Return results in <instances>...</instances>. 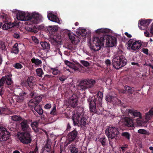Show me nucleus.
<instances>
[{"label": "nucleus", "instance_id": "nucleus-39", "mask_svg": "<svg viewBox=\"0 0 153 153\" xmlns=\"http://www.w3.org/2000/svg\"><path fill=\"white\" fill-rule=\"evenodd\" d=\"M51 70L53 71L52 73L53 74L55 75H56L60 74V71L58 69H57L56 68H51Z\"/></svg>", "mask_w": 153, "mask_h": 153}, {"label": "nucleus", "instance_id": "nucleus-51", "mask_svg": "<svg viewBox=\"0 0 153 153\" xmlns=\"http://www.w3.org/2000/svg\"><path fill=\"white\" fill-rule=\"evenodd\" d=\"M32 39L36 44H38L39 43V41L38 39L36 37L34 36H32Z\"/></svg>", "mask_w": 153, "mask_h": 153}, {"label": "nucleus", "instance_id": "nucleus-23", "mask_svg": "<svg viewBox=\"0 0 153 153\" xmlns=\"http://www.w3.org/2000/svg\"><path fill=\"white\" fill-rule=\"evenodd\" d=\"M141 44L139 41H135L134 43L131 46V48L134 51H136L139 49L141 47Z\"/></svg>", "mask_w": 153, "mask_h": 153}, {"label": "nucleus", "instance_id": "nucleus-14", "mask_svg": "<svg viewBox=\"0 0 153 153\" xmlns=\"http://www.w3.org/2000/svg\"><path fill=\"white\" fill-rule=\"evenodd\" d=\"M12 76L10 75H6L4 76L5 78V86L6 87L9 88L11 90H13L14 85V82L12 78Z\"/></svg>", "mask_w": 153, "mask_h": 153}, {"label": "nucleus", "instance_id": "nucleus-21", "mask_svg": "<svg viewBox=\"0 0 153 153\" xmlns=\"http://www.w3.org/2000/svg\"><path fill=\"white\" fill-rule=\"evenodd\" d=\"M124 123L126 126L128 127L133 128L134 126L132 119L128 117H126L125 118Z\"/></svg>", "mask_w": 153, "mask_h": 153}, {"label": "nucleus", "instance_id": "nucleus-24", "mask_svg": "<svg viewBox=\"0 0 153 153\" xmlns=\"http://www.w3.org/2000/svg\"><path fill=\"white\" fill-rule=\"evenodd\" d=\"M18 44L17 43H15L11 48L10 52L12 53L15 54H18L19 52Z\"/></svg>", "mask_w": 153, "mask_h": 153}, {"label": "nucleus", "instance_id": "nucleus-25", "mask_svg": "<svg viewBox=\"0 0 153 153\" xmlns=\"http://www.w3.org/2000/svg\"><path fill=\"white\" fill-rule=\"evenodd\" d=\"M40 44L43 49L49 50L50 49V45L49 42H41Z\"/></svg>", "mask_w": 153, "mask_h": 153}, {"label": "nucleus", "instance_id": "nucleus-19", "mask_svg": "<svg viewBox=\"0 0 153 153\" xmlns=\"http://www.w3.org/2000/svg\"><path fill=\"white\" fill-rule=\"evenodd\" d=\"M29 16H26L25 13L21 12L19 13L16 15L17 19L19 20L22 21L27 20L29 21Z\"/></svg>", "mask_w": 153, "mask_h": 153}, {"label": "nucleus", "instance_id": "nucleus-36", "mask_svg": "<svg viewBox=\"0 0 153 153\" xmlns=\"http://www.w3.org/2000/svg\"><path fill=\"white\" fill-rule=\"evenodd\" d=\"M153 115V107L151 108L149 111L146 114V118L149 119Z\"/></svg>", "mask_w": 153, "mask_h": 153}, {"label": "nucleus", "instance_id": "nucleus-44", "mask_svg": "<svg viewBox=\"0 0 153 153\" xmlns=\"http://www.w3.org/2000/svg\"><path fill=\"white\" fill-rule=\"evenodd\" d=\"M50 114L51 115H55L56 114V106L54 105L53 109L50 112Z\"/></svg>", "mask_w": 153, "mask_h": 153}, {"label": "nucleus", "instance_id": "nucleus-34", "mask_svg": "<svg viewBox=\"0 0 153 153\" xmlns=\"http://www.w3.org/2000/svg\"><path fill=\"white\" fill-rule=\"evenodd\" d=\"M108 30L107 29H99L95 30V32L97 33H107Z\"/></svg>", "mask_w": 153, "mask_h": 153}, {"label": "nucleus", "instance_id": "nucleus-49", "mask_svg": "<svg viewBox=\"0 0 153 153\" xmlns=\"http://www.w3.org/2000/svg\"><path fill=\"white\" fill-rule=\"evenodd\" d=\"M28 85L30 88L32 89L34 87V86H35L36 85V82H33L30 83H27Z\"/></svg>", "mask_w": 153, "mask_h": 153}, {"label": "nucleus", "instance_id": "nucleus-5", "mask_svg": "<svg viewBox=\"0 0 153 153\" xmlns=\"http://www.w3.org/2000/svg\"><path fill=\"white\" fill-rule=\"evenodd\" d=\"M17 136L20 142L25 144H28L31 142L32 139L29 131L19 132L17 133Z\"/></svg>", "mask_w": 153, "mask_h": 153}, {"label": "nucleus", "instance_id": "nucleus-38", "mask_svg": "<svg viewBox=\"0 0 153 153\" xmlns=\"http://www.w3.org/2000/svg\"><path fill=\"white\" fill-rule=\"evenodd\" d=\"M30 125L33 129L36 131L35 129H37V127L38 125V122L36 121L33 122L31 123Z\"/></svg>", "mask_w": 153, "mask_h": 153}, {"label": "nucleus", "instance_id": "nucleus-18", "mask_svg": "<svg viewBox=\"0 0 153 153\" xmlns=\"http://www.w3.org/2000/svg\"><path fill=\"white\" fill-rule=\"evenodd\" d=\"M128 114L131 115L132 117H139L141 118V117L140 113L137 110L129 109L128 110Z\"/></svg>", "mask_w": 153, "mask_h": 153}, {"label": "nucleus", "instance_id": "nucleus-32", "mask_svg": "<svg viewBox=\"0 0 153 153\" xmlns=\"http://www.w3.org/2000/svg\"><path fill=\"white\" fill-rule=\"evenodd\" d=\"M122 136L126 139L129 140L130 139L131 135L130 133L128 132H123L121 134Z\"/></svg>", "mask_w": 153, "mask_h": 153}, {"label": "nucleus", "instance_id": "nucleus-4", "mask_svg": "<svg viewBox=\"0 0 153 153\" xmlns=\"http://www.w3.org/2000/svg\"><path fill=\"white\" fill-rule=\"evenodd\" d=\"M86 116L84 115L82 113L78 112L74 114L72 116V120L74 126H79V124L82 127L85 126L87 124V121L86 118Z\"/></svg>", "mask_w": 153, "mask_h": 153}, {"label": "nucleus", "instance_id": "nucleus-63", "mask_svg": "<svg viewBox=\"0 0 153 153\" xmlns=\"http://www.w3.org/2000/svg\"><path fill=\"white\" fill-rule=\"evenodd\" d=\"M125 34L128 38H130L132 37V36L131 34H129L128 32H125Z\"/></svg>", "mask_w": 153, "mask_h": 153}, {"label": "nucleus", "instance_id": "nucleus-8", "mask_svg": "<svg viewBox=\"0 0 153 153\" xmlns=\"http://www.w3.org/2000/svg\"><path fill=\"white\" fill-rule=\"evenodd\" d=\"M42 18V16L39 14H32L31 16H29V21H28V23H29L30 24H38L39 22H41Z\"/></svg>", "mask_w": 153, "mask_h": 153}, {"label": "nucleus", "instance_id": "nucleus-29", "mask_svg": "<svg viewBox=\"0 0 153 153\" xmlns=\"http://www.w3.org/2000/svg\"><path fill=\"white\" fill-rule=\"evenodd\" d=\"M124 88L126 91H127L128 93L132 94L133 92L134 91V88L133 87H130L126 85Z\"/></svg>", "mask_w": 153, "mask_h": 153}, {"label": "nucleus", "instance_id": "nucleus-47", "mask_svg": "<svg viewBox=\"0 0 153 153\" xmlns=\"http://www.w3.org/2000/svg\"><path fill=\"white\" fill-rule=\"evenodd\" d=\"M34 101L36 102L38 104L42 100V98L41 97H36L35 98L33 99Z\"/></svg>", "mask_w": 153, "mask_h": 153}, {"label": "nucleus", "instance_id": "nucleus-62", "mask_svg": "<svg viewBox=\"0 0 153 153\" xmlns=\"http://www.w3.org/2000/svg\"><path fill=\"white\" fill-rule=\"evenodd\" d=\"M131 65H136L137 67H140V65L137 63H136L134 62H132L131 63Z\"/></svg>", "mask_w": 153, "mask_h": 153}, {"label": "nucleus", "instance_id": "nucleus-2", "mask_svg": "<svg viewBox=\"0 0 153 153\" xmlns=\"http://www.w3.org/2000/svg\"><path fill=\"white\" fill-rule=\"evenodd\" d=\"M103 97L102 93L99 91L97 95L89 98L88 102H89V107L91 112L98 114H102V111L98 107L99 106L101 107Z\"/></svg>", "mask_w": 153, "mask_h": 153}, {"label": "nucleus", "instance_id": "nucleus-40", "mask_svg": "<svg viewBox=\"0 0 153 153\" xmlns=\"http://www.w3.org/2000/svg\"><path fill=\"white\" fill-rule=\"evenodd\" d=\"M70 149L71 153H78V149L75 147H70Z\"/></svg>", "mask_w": 153, "mask_h": 153}, {"label": "nucleus", "instance_id": "nucleus-22", "mask_svg": "<svg viewBox=\"0 0 153 153\" xmlns=\"http://www.w3.org/2000/svg\"><path fill=\"white\" fill-rule=\"evenodd\" d=\"M27 94L25 92H22L19 94V95L16 98V101L18 102H22L25 98V95Z\"/></svg>", "mask_w": 153, "mask_h": 153}, {"label": "nucleus", "instance_id": "nucleus-45", "mask_svg": "<svg viewBox=\"0 0 153 153\" xmlns=\"http://www.w3.org/2000/svg\"><path fill=\"white\" fill-rule=\"evenodd\" d=\"M138 133L140 134H148V132L145 130L143 129H140L138 130Z\"/></svg>", "mask_w": 153, "mask_h": 153}, {"label": "nucleus", "instance_id": "nucleus-58", "mask_svg": "<svg viewBox=\"0 0 153 153\" xmlns=\"http://www.w3.org/2000/svg\"><path fill=\"white\" fill-rule=\"evenodd\" d=\"M51 104L49 103L46 104L44 106L45 108L47 109H49L51 108Z\"/></svg>", "mask_w": 153, "mask_h": 153}, {"label": "nucleus", "instance_id": "nucleus-3", "mask_svg": "<svg viewBox=\"0 0 153 153\" xmlns=\"http://www.w3.org/2000/svg\"><path fill=\"white\" fill-rule=\"evenodd\" d=\"M127 60L123 55H118L114 56L112 60L113 67L116 69L124 66L126 64Z\"/></svg>", "mask_w": 153, "mask_h": 153}, {"label": "nucleus", "instance_id": "nucleus-33", "mask_svg": "<svg viewBox=\"0 0 153 153\" xmlns=\"http://www.w3.org/2000/svg\"><path fill=\"white\" fill-rule=\"evenodd\" d=\"M34 101V100H33L32 99L30 101L28 104L29 106L31 107H33V109L35 106L38 105V104L36 102Z\"/></svg>", "mask_w": 153, "mask_h": 153}, {"label": "nucleus", "instance_id": "nucleus-10", "mask_svg": "<svg viewBox=\"0 0 153 153\" xmlns=\"http://www.w3.org/2000/svg\"><path fill=\"white\" fill-rule=\"evenodd\" d=\"M0 16L4 22H5V23L2 26L3 29L7 30L13 26V25L11 24V22H7L8 18L6 14L2 13L1 14Z\"/></svg>", "mask_w": 153, "mask_h": 153}, {"label": "nucleus", "instance_id": "nucleus-53", "mask_svg": "<svg viewBox=\"0 0 153 153\" xmlns=\"http://www.w3.org/2000/svg\"><path fill=\"white\" fill-rule=\"evenodd\" d=\"M105 63L107 66H110L111 64V62L109 59H107L105 61Z\"/></svg>", "mask_w": 153, "mask_h": 153}, {"label": "nucleus", "instance_id": "nucleus-43", "mask_svg": "<svg viewBox=\"0 0 153 153\" xmlns=\"http://www.w3.org/2000/svg\"><path fill=\"white\" fill-rule=\"evenodd\" d=\"M114 98V97H113L110 95H108L106 96V100L108 102H113Z\"/></svg>", "mask_w": 153, "mask_h": 153}, {"label": "nucleus", "instance_id": "nucleus-15", "mask_svg": "<svg viewBox=\"0 0 153 153\" xmlns=\"http://www.w3.org/2000/svg\"><path fill=\"white\" fill-rule=\"evenodd\" d=\"M64 62L65 65L71 68L74 71H80V69L82 66L79 63H78L75 65L68 60H65Z\"/></svg>", "mask_w": 153, "mask_h": 153}, {"label": "nucleus", "instance_id": "nucleus-28", "mask_svg": "<svg viewBox=\"0 0 153 153\" xmlns=\"http://www.w3.org/2000/svg\"><path fill=\"white\" fill-rule=\"evenodd\" d=\"M34 109L37 112L39 115H41L43 113V110L41 106L38 105L34 107Z\"/></svg>", "mask_w": 153, "mask_h": 153}, {"label": "nucleus", "instance_id": "nucleus-60", "mask_svg": "<svg viewBox=\"0 0 153 153\" xmlns=\"http://www.w3.org/2000/svg\"><path fill=\"white\" fill-rule=\"evenodd\" d=\"M59 79L61 81L63 82L66 79V78L65 76H62L60 77Z\"/></svg>", "mask_w": 153, "mask_h": 153}, {"label": "nucleus", "instance_id": "nucleus-52", "mask_svg": "<svg viewBox=\"0 0 153 153\" xmlns=\"http://www.w3.org/2000/svg\"><path fill=\"white\" fill-rule=\"evenodd\" d=\"M42 150L43 151V153H50L51 149H44V148H42Z\"/></svg>", "mask_w": 153, "mask_h": 153}, {"label": "nucleus", "instance_id": "nucleus-54", "mask_svg": "<svg viewBox=\"0 0 153 153\" xmlns=\"http://www.w3.org/2000/svg\"><path fill=\"white\" fill-rule=\"evenodd\" d=\"M142 51L147 55H148L149 54V50L147 48H143Z\"/></svg>", "mask_w": 153, "mask_h": 153}, {"label": "nucleus", "instance_id": "nucleus-41", "mask_svg": "<svg viewBox=\"0 0 153 153\" xmlns=\"http://www.w3.org/2000/svg\"><path fill=\"white\" fill-rule=\"evenodd\" d=\"M13 67L16 69H21L22 68L23 66L21 64L17 63L13 65Z\"/></svg>", "mask_w": 153, "mask_h": 153}, {"label": "nucleus", "instance_id": "nucleus-56", "mask_svg": "<svg viewBox=\"0 0 153 153\" xmlns=\"http://www.w3.org/2000/svg\"><path fill=\"white\" fill-rule=\"evenodd\" d=\"M13 36L16 39H18L20 38V35L17 33H14L13 35Z\"/></svg>", "mask_w": 153, "mask_h": 153}, {"label": "nucleus", "instance_id": "nucleus-57", "mask_svg": "<svg viewBox=\"0 0 153 153\" xmlns=\"http://www.w3.org/2000/svg\"><path fill=\"white\" fill-rule=\"evenodd\" d=\"M128 147V145L127 144H125L123 146L121 147L122 152H124L125 151V149L127 148Z\"/></svg>", "mask_w": 153, "mask_h": 153}, {"label": "nucleus", "instance_id": "nucleus-26", "mask_svg": "<svg viewBox=\"0 0 153 153\" xmlns=\"http://www.w3.org/2000/svg\"><path fill=\"white\" fill-rule=\"evenodd\" d=\"M11 119L13 121L15 122H18L21 121L23 119L20 116L17 115H13L11 117Z\"/></svg>", "mask_w": 153, "mask_h": 153}, {"label": "nucleus", "instance_id": "nucleus-30", "mask_svg": "<svg viewBox=\"0 0 153 153\" xmlns=\"http://www.w3.org/2000/svg\"><path fill=\"white\" fill-rule=\"evenodd\" d=\"M31 61L33 63H34L36 65H40L42 63V62L41 60L36 59L34 58L31 59Z\"/></svg>", "mask_w": 153, "mask_h": 153}, {"label": "nucleus", "instance_id": "nucleus-12", "mask_svg": "<svg viewBox=\"0 0 153 153\" xmlns=\"http://www.w3.org/2000/svg\"><path fill=\"white\" fill-rule=\"evenodd\" d=\"M10 133L3 127H0V139L2 141H6L9 139Z\"/></svg>", "mask_w": 153, "mask_h": 153}, {"label": "nucleus", "instance_id": "nucleus-50", "mask_svg": "<svg viewBox=\"0 0 153 153\" xmlns=\"http://www.w3.org/2000/svg\"><path fill=\"white\" fill-rule=\"evenodd\" d=\"M34 78L32 76L29 77L27 79V82L28 83H30L33 82H35Z\"/></svg>", "mask_w": 153, "mask_h": 153}, {"label": "nucleus", "instance_id": "nucleus-17", "mask_svg": "<svg viewBox=\"0 0 153 153\" xmlns=\"http://www.w3.org/2000/svg\"><path fill=\"white\" fill-rule=\"evenodd\" d=\"M78 131L75 129L68 134V138L70 141H73L78 137Z\"/></svg>", "mask_w": 153, "mask_h": 153}, {"label": "nucleus", "instance_id": "nucleus-1", "mask_svg": "<svg viewBox=\"0 0 153 153\" xmlns=\"http://www.w3.org/2000/svg\"><path fill=\"white\" fill-rule=\"evenodd\" d=\"M105 38L107 47H110L115 46L117 42L116 38L114 36L105 35L100 38L98 37H94L92 43L90 45V48L91 50L94 51H98L100 50L104 45Z\"/></svg>", "mask_w": 153, "mask_h": 153}, {"label": "nucleus", "instance_id": "nucleus-6", "mask_svg": "<svg viewBox=\"0 0 153 153\" xmlns=\"http://www.w3.org/2000/svg\"><path fill=\"white\" fill-rule=\"evenodd\" d=\"M96 82V80L93 79H87L81 81L79 83V87L85 90L87 88L93 87Z\"/></svg>", "mask_w": 153, "mask_h": 153}, {"label": "nucleus", "instance_id": "nucleus-35", "mask_svg": "<svg viewBox=\"0 0 153 153\" xmlns=\"http://www.w3.org/2000/svg\"><path fill=\"white\" fill-rule=\"evenodd\" d=\"M36 72L38 76L40 77H42V75L43 74V72L41 68H37L36 70Z\"/></svg>", "mask_w": 153, "mask_h": 153}, {"label": "nucleus", "instance_id": "nucleus-31", "mask_svg": "<svg viewBox=\"0 0 153 153\" xmlns=\"http://www.w3.org/2000/svg\"><path fill=\"white\" fill-rule=\"evenodd\" d=\"M107 139L105 137H101L99 139V141L102 144V146L105 147L106 146Z\"/></svg>", "mask_w": 153, "mask_h": 153}, {"label": "nucleus", "instance_id": "nucleus-48", "mask_svg": "<svg viewBox=\"0 0 153 153\" xmlns=\"http://www.w3.org/2000/svg\"><path fill=\"white\" fill-rule=\"evenodd\" d=\"M81 63L85 67H87L90 65L89 63L87 61L84 60H81Z\"/></svg>", "mask_w": 153, "mask_h": 153}, {"label": "nucleus", "instance_id": "nucleus-27", "mask_svg": "<svg viewBox=\"0 0 153 153\" xmlns=\"http://www.w3.org/2000/svg\"><path fill=\"white\" fill-rule=\"evenodd\" d=\"M48 30L50 33L53 34L58 30V28L57 27L55 26H50Z\"/></svg>", "mask_w": 153, "mask_h": 153}, {"label": "nucleus", "instance_id": "nucleus-9", "mask_svg": "<svg viewBox=\"0 0 153 153\" xmlns=\"http://www.w3.org/2000/svg\"><path fill=\"white\" fill-rule=\"evenodd\" d=\"M32 121L23 119L20 123V128L23 132H28L30 130L29 124Z\"/></svg>", "mask_w": 153, "mask_h": 153}, {"label": "nucleus", "instance_id": "nucleus-61", "mask_svg": "<svg viewBox=\"0 0 153 153\" xmlns=\"http://www.w3.org/2000/svg\"><path fill=\"white\" fill-rule=\"evenodd\" d=\"M1 48L3 50H6V46L4 44L1 45Z\"/></svg>", "mask_w": 153, "mask_h": 153}, {"label": "nucleus", "instance_id": "nucleus-46", "mask_svg": "<svg viewBox=\"0 0 153 153\" xmlns=\"http://www.w3.org/2000/svg\"><path fill=\"white\" fill-rule=\"evenodd\" d=\"M135 40L133 39H130L127 42V44L128 45V47H131V46L134 43Z\"/></svg>", "mask_w": 153, "mask_h": 153}, {"label": "nucleus", "instance_id": "nucleus-55", "mask_svg": "<svg viewBox=\"0 0 153 153\" xmlns=\"http://www.w3.org/2000/svg\"><path fill=\"white\" fill-rule=\"evenodd\" d=\"M5 92V90L4 88L3 87H1L0 89V95L2 96L4 94Z\"/></svg>", "mask_w": 153, "mask_h": 153}, {"label": "nucleus", "instance_id": "nucleus-37", "mask_svg": "<svg viewBox=\"0 0 153 153\" xmlns=\"http://www.w3.org/2000/svg\"><path fill=\"white\" fill-rule=\"evenodd\" d=\"M87 32L85 29H82L80 30L79 32V34L82 36L85 37L86 36Z\"/></svg>", "mask_w": 153, "mask_h": 153}, {"label": "nucleus", "instance_id": "nucleus-16", "mask_svg": "<svg viewBox=\"0 0 153 153\" xmlns=\"http://www.w3.org/2000/svg\"><path fill=\"white\" fill-rule=\"evenodd\" d=\"M68 36L72 44L76 45L80 42V39L78 36L70 33H68Z\"/></svg>", "mask_w": 153, "mask_h": 153}, {"label": "nucleus", "instance_id": "nucleus-20", "mask_svg": "<svg viewBox=\"0 0 153 153\" xmlns=\"http://www.w3.org/2000/svg\"><path fill=\"white\" fill-rule=\"evenodd\" d=\"M47 16L48 19L51 21L57 23H59V21L57 16L51 13H48Z\"/></svg>", "mask_w": 153, "mask_h": 153}, {"label": "nucleus", "instance_id": "nucleus-42", "mask_svg": "<svg viewBox=\"0 0 153 153\" xmlns=\"http://www.w3.org/2000/svg\"><path fill=\"white\" fill-rule=\"evenodd\" d=\"M51 144L50 142H49L48 141L43 148H44V149H51Z\"/></svg>", "mask_w": 153, "mask_h": 153}, {"label": "nucleus", "instance_id": "nucleus-59", "mask_svg": "<svg viewBox=\"0 0 153 153\" xmlns=\"http://www.w3.org/2000/svg\"><path fill=\"white\" fill-rule=\"evenodd\" d=\"M144 34L145 36L146 37H150V34L149 33H148L147 30L145 31L144 32Z\"/></svg>", "mask_w": 153, "mask_h": 153}, {"label": "nucleus", "instance_id": "nucleus-64", "mask_svg": "<svg viewBox=\"0 0 153 153\" xmlns=\"http://www.w3.org/2000/svg\"><path fill=\"white\" fill-rule=\"evenodd\" d=\"M150 30L151 33L152 34H153V22L152 23L151 25Z\"/></svg>", "mask_w": 153, "mask_h": 153}, {"label": "nucleus", "instance_id": "nucleus-11", "mask_svg": "<svg viewBox=\"0 0 153 153\" xmlns=\"http://www.w3.org/2000/svg\"><path fill=\"white\" fill-rule=\"evenodd\" d=\"M78 97L76 94H73L68 101L69 106L73 108L76 107L78 105Z\"/></svg>", "mask_w": 153, "mask_h": 153}, {"label": "nucleus", "instance_id": "nucleus-13", "mask_svg": "<svg viewBox=\"0 0 153 153\" xmlns=\"http://www.w3.org/2000/svg\"><path fill=\"white\" fill-rule=\"evenodd\" d=\"M151 19H141L139 20L138 22V27L140 29L142 30L147 29L149 25L152 22Z\"/></svg>", "mask_w": 153, "mask_h": 153}, {"label": "nucleus", "instance_id": "nucleus-7", "mask_svg": "<svg viewBox=\"0 0 153 153\" xmlns=\"http://www.w3.org/2000/svg\"><path fill=\"white\" fill-rule=\"evenodd\" d=\"M105 134L108 138L111 139L117 137L119 133L118 128L116 127L109 126L105 131Z\"/></svg>", "mask_w": 153, "mask_h": 153}]
</instances>
